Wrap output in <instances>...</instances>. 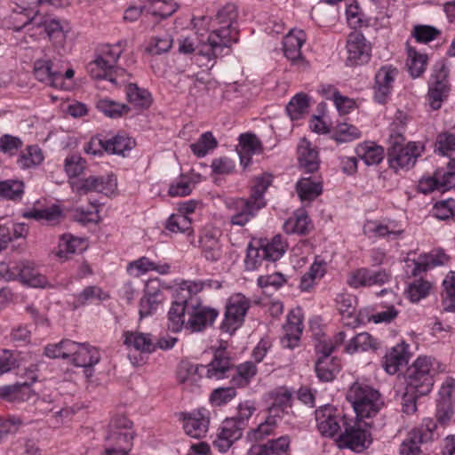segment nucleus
<instances>
[{
    "label": "nucleus",
    "mask_w": 455,
    "mask_h": 455,
    "mask_svg": "<svg viewBox=\"0 0 455 455\" xmlns=\"http://www.w3.org/2000/svg\"><path fill=\"white\" fill-rule=\"evenodd\" d=\"M235 19L236 11L233 4H227L218 12L216 20L221 27L212 30L206 42L200 44L199 54L201 57L205 58L209 62H215V60L221 56L225 48H229L232 44L237 42L238 32L233 27ZM213 65L214 63L211 67Z\"/></svg>",
    "instance_id": "nucleus-1"
},
{
    "label": "nucleus",
    "mask_w": 455,
    "mask_h": 455,
    "mask_svg": "<svg viewBox=\"0 0 455 455\" xmlns=\"http://www.w3.org/2000/svg\"><path fill=\"white\" fill-rule=\"evenodd\" d=\"M16 31L24 29L29 33L32 40H37L47 35L54 44L62 47L66 39V34L60 21L51 15L36 12L31 17L27 15V20L20 26L14 27Z\"/></svg>",
    "instance_id": "nucleus-2"
},
{
    "label": "nucleus",
    "mask_w": 455,
    "mask_h": 455,
    "mask_svg": "<svg viewBox=\"0 0 455 455\" xmlns=\"http://www.w3.org/2000/svg\"><path fill=\"white\" fill-rule=\"evenodd\" d=\"M347 399L360 419L375 416L384 404L378 390L360 382H355L349 387Z\"/></svg>",
    "instance_id": "nucleus-3"
},
{
    "label": "nucleus",
    "mask_w": 455,
    "mask_h": 455,
    "mask_svg": "<svg viewBox=\"0 0 455 455\" xmlns=\"http://www.w3.org/2000/svg\"><path fill=\"white\" fill-rule=\"evenodd\" d=\"M131 427L132 422L125 417H119L112 421L107 436L105 455H119L123 451L128 454L133 439V431Z\"/></svg>",
    "instance_id": "nucleus-4"
},
{
    "label": "nucleus",
    "mask_w": 455,
    "mask_h": 455,
    "mask_svg": "<svg viewBox=\"0 0 455 455\" xmlns=\"http://www.w3.org/2000/svg\"><path fill=\"white\" fill-rule=\"evenodd\" d=\"M75 72L71 68L64 72L55 68L54 63L49 60H37L34 64L35 77L45 84L61 90H69L72 86V78Z\"/></svg>",
    "instance_id": "nucleus-5"
},
{
    "label": "nucleus",
    "mask_w": 455,
    "mask_h": 455,
    "mask_svg": "<svg viewBox=\"0 0 455 455\" xmlns=\"http://www.w3.org/2000/svg\"><path fill=\"white\" fill-rule=\"evenodd\" d=\"M251 307V299L242 293L232 294L226 302L224 319L220 330L233 334L244 323L246 314Z\"/></svg>",
    "instance_id": "nucleus-6"
},
{
    "label": "nucleus",
    "mask_w": 455,
    "mask_h": 455,
    "mask_svg": "<svg viewBox=\"0 0 455 455\" xmlns=\"http://www.w3.org/2000/svg\"><path fill=\"white\" fill-rule=\"evenodd\" d=\"M433 362L427 356L419 357L408 369L407 386L411 391H416L419 395L430 393L433 387Z\"/></svg>",
    "instance_id": "nucleus-7"
},
{
    "label": "nucleus",
    "mask_w": 455,
    "mask_h": 455,
    "mask_svg": "<svg viewBox=\"0 0 455 455\" xmlns=\"http://www.w3.org/2000/svg\"><path fill=\"white\" fill-rule=\"evenodd\" d=\"M367 423L362 419L344 422V432L337 440L339 448H348L354 451L361 452L371 443V435L367 430Z\"/></svg>",
    "instance_id": "nucleus-8"
},
{
    "label": "nucleus",
    "mask_w": 455,
    "mask_h": 455,
    "mask_svg": "<svg viewBox=\"0 0 455 455\" xmlns=\"http://www.w3.org/2000/svg\"><path fill=\"white\" fill-rule=\"evenodd\" d=\"M444 166L437 168L433 177L422 178L418 189L423 194L435 190L446 191L455 185V158L443 163Z\"/></svg>",
    "instance_id": "nucleus-9"
},
{
    "label": "nucleus",
    "mask_w": 455,
    "mask_h": 455,
    "mask_svg": "<svg viewBox=\"0 0 455 455\" xmlns=\"http://www.w3.org/2000/svg\"><path fill=\"white\" fill-rule=\"evenodd\" d=\"M226 206L231 212L230 224L244 227L256 217L258 212L264 207V204L249 197H237L228 200Z\"/></svg>",
    "instance_id": "nucleus-10"
},
{
    "label": "nucleus",
    "mask_w": 455,
    "mask_h": 455,
    "mask_svg": "<svg viewBox=\"0 0 455 455\" xmlns=\"http://www.w3.org/2000/svg\"><path fill=\"white\" fill-rule=\"evenodd\" d=\"M8 280H20L23 284L34 288L52 287L47 278L42 275L35 267L34 263L22 260L14 263L12 268L4 273Z\"/></svg>",
    "instance_id": "nucleus-11"
},
{
    "label": "nucleus",
    "mask_w": 455,
    "mask_h": 455,
    "mask_svg": "<svg viewBox=\"0 0 455 455\" xmlns=\"http://www.w3.org/2000/svg\"><path fill=\"white\" fill-rule=\"evenodd\" d=\"M450 91L448 69L442 65L434 70L428 83L427 101L430 108L433 110L441 108L443 102L447 100Z\"/></svg>",
    "instance_id": "nucleus-12"
},
{
    "label": "nucleus",
    "mask_w": 455,
    "mask_h": 455,
    "mask_svg": "<svg viewBox=\"0 0 455 455\" xmlns=\"http://www.w3.org/2000/svg\"><path fill=\"white\" fill-rule=\"evenodd\" d=\"M346 65L355 67L368 63L371 57V45L364 36L357 31L351 32L347 39Z\"/></svg>",
    "instance_id": "nucleus-13"
},
{
    "label": "nucleus",
    "mask_w": 455,
    "mask_h": 455,
    "mask_svg": "<svg viewBox=\"0 0 455 455\" xmlns=\"http://www.w3.org/2000/svg\"><path fill=\"white\" fill-rule=\"evenodd\" d=\"M218 316L219 311L216 308L203 306L196 300L188 307L186 330L190 332L202 331L212 326Z\"/></svg>",
    "instance_id": "nucleus-14"
},
{
    "label": "nucleus",
    "mask_w": 455,
    "mask_h": 455,
    "mask_svg": "<svg viewBox=\"0 0 455 455\" xmlns=\"http://www.w3.org/2000/svg\"><path fill=\"white\" fill-rule=\"evenodd\" d=\"M71 188L78 194L91 192L112 194L116 188V179L113 174L106 176L91 175L85 179L69 181Z\"/></svg>",
    "instance_id": "nucleus-15"
},
{
    "label": "nucleus",
    "mask_w": 455,
    "mask_h": 455,
    "mask_svg": "<svg viewBox=\"0 0 455 455\" xmlns=\"http://www.w3.org/2000/svg\"><path fill=\"white\" fill-rule=\"evenodd\" d=\"M68 349L70 354V362L77 367L85 368L87 377L92 375V368L100 361V353L99 349L89 343H78L72 341Z\"/></svg>",
    "instance_id": "nucleus-16"
},
{
    "label": "nucleus",
    "mask_w": 455,
    "mask_h": 455,
    "mask_svg": "<svg viewBox=\"0 0 455 455\" xmlns=\"http://www.w3.org/2000/svg\"><path fill=\"white\" fill-rule=\"evenodd\" d=\"M134 146V141L125 136L117 134L110 139H92L85 148L87 153L97 154L101 149L116 155H124L126 151H130Z\"/></svg>",
    "instance_id": "nucleus-17"
},
{
    "label": "nucleus",
    "mask_w": 455,
    "mask_h": 455,
    "mask_svg": "<svg viewBox=\"0 0 455 455\" xmlns=\"http://www.w3.org/2000/svg\"><path fill=\"white\" fill-rule=\"evenodd\" d=\"M221 233L216 228H204L200 235L199 246L203 257L209 262L222 259L225 251L220 240Z\"/></svg>",
    "instance_id": "nucleus-18"
},
{
    "label": "nucleus",
    "mask_w": 455,
    "mask_h": 455,
    "mask_svg": "<svg viewBox=\"0 0 455 455\" xmlns=\"http://www.w3.org/2000/svg\"><path fill=\"white\" fill-rule=\"evenodd\" d=\"M315 421L320 434L327 437L334 436L340 429V422H346L336 414V410L331 405H325L315 411Z\"/></svg>",
    "instance_id": "nucleus-19"
},
{
    "label": "nucleus",
    "mask_w": 455,
    "mask_h": 455,
    "mask_svg": "<svg viewBox=\"0 0 455 455\" xmlns=\"http://www.w3.org/2000/svg\"><path fill=\"white\" fill-rule=\"evenodd\" d=\"M419 156V147L414 142H409L407 147L398 150L394 149L392 153H389L387 161L390 168L398 172L411 168Z\"/></svg>",
    "instance_id": "nucleus-20"
},
{
    "label": "nucleus",
    "mask_w": 455,
    "mask_h": 455,
    "mask_svg": "<svg viewBox=\"0 0 455 455\" xmlns=\"http://www.w3.org/2000/svg\"><path fill=\"white\" fill-rule=\"evenodd\" d=\"M363 230V234L370 238L388 237L395 239L403 233L402 226L392 220H368L364 223Z\"/></svg>",
    "instance_id": "nucleus-21"
},
{
    "label": "nucleus",
    "mask_w": 455,
    "mask_h": 455,
    "mask_svg": "<svg viewBox=\"0 0 455 455\" xmlns=\"http://www.w3.org/2000/svg\"><path fill=\"white\" fill-rule=\"evenodd\" d=\"M209 412L206 409H199L183 416V427L187 435L193 438H203L209 427Z\"/></svg>",
    "instance_id": "nucleus-22"
},
{
    "label": "nucleus",
    "mask_w": 455,
    "mask_h": 455,
    "mask_svg": "<svg viewBox=\"0 0 455 455\" xmlns=\"http://www.w3.org/2000/svg\"><path fill=\"white\" fill-rule=\"evenodd\" d=\"M398 74L397 68L392 66L381 67L375 75L374 98L384 103L391 93L393 84Z\"/></svg>",
    "instance_id": "nucleus-23"
},
{
    "label": "nucleus",
    "mask_w": 455,
    "mask_h": 455,
    "mask_svg": "<svg viewBox=\"0 0 455 455\" xmlns=\"http://www.w3.org/2000/svg\"><path fill=\"white\" fill-rule=\"evenodd\" d=\"M335 302L346 326L355 328L361 323L356 314L357 298L355 296L345 292L339 293L337 295Z\"/></svg>",
    "instance_id": "nucleus-24"
},
{
    "label": "nucleus",
    "mask_w": 455,
    "mask_h": 455,
    "mask_svg": "<svg viewBox=\"0 0 455 455\" xmlns=\"http://www.w3.org/2000/svg\"><path fill=\"white\" fill-rule=\"evenodd\" d=\"M408 348L409 346L402 341L387 352L382 365L388 374H395L401 367L408 363L411 355Z\"/></svg>",
    "instance_id": "nucleus-25"
},
{
    "label": "nucleus",
    "mask_w": 455,
    "mask_h": 455,
    "mask_svg": "<svg viewBox=\"0 0 455 455\" xmlns=\"http://www.w3.org/2000/svg\"><path fill=\"white\" fill-rule=\"evenodd\" d=\"M242 427L235 419H226L220 427V433L213 441V445L220 452H226L236 440L242 436Z\"/></svg>",
    "instance_id": "nucleus-26"
},
{
    "label": "nucleus",
    "mask_w": 455,
    "mask_h": 455,
    "mask_svg": "<svg viewBox=\"0 0 455 455\" xmlns=\"http://www.w3.org/2000/svg\"><path fill=\"white\" fill-rule=\"evenodd\" d=\"M306 41V35L303 30H291L283 38L284 56L292 63H299L302 60L300 48Z\"/></svg>",
    "instance_id": "nucleus-27"
},
{
    "label": "nucleus",
    "mask_w": 455,
    "mask_h": 455,
    "mask_svg": "<svg viewBox=\"0 0 455 455\" xmlns=\"http://www.w3.org/2000/svg\"><path fill=\"white\" fill-rule=\"evenodd\" d=\"M298 160L299 166L307 172H314L318 170V152L305 138L301 139L298 145Z\"/></svg>",
    "instance_id": "nucleus-28"
},
{
    "label": "nucleus",
    "mask_w": 455,
    "mask_h": 455,
    "mask_svg": "<svg viewBox=\"0 0 455 455\" xmlns=\"http://www.w3.org/2000/svg\"><path fill=\"white\" fill-rule=\"evenodd\" d=\"M290 438L283 435L279 438L267 441L263 445L253 446L249 455H288Z\"/></svg>",
    "instance_id": "nucleus-29"
},
{
    "label": "nucleus",
    "mask_w": 455,
    "mask_h": 455,
    "mask_svg": "<svg viewBox=\"0 0 455 455\" xmlns=\"http://www.w3.org/2000/svg\"><path fill=\"white\" fill-rule=\"evenodd\" d=\"M231 370L230 358L226 351L219 350L214 354L212 361L207 365L206 377L209 379H221L228 377Z\"/></svg>",
    "instance_id": "nucleus-30"
},
{
    "label": "nucleus",
    "mask_w": 455,
    "mask_h": 455,
    "mask_svg": "<svg viewBox=\"0 0 455 455\" xmlns=\"http://www.w3.org/2000/svg\"><path fill=\"white\" fill-rule=\"evenodd\" d=\"M296 192L302 203H311L323 192L322 182L309 178H301L296 184Z\"/></svg>",
    "instance_id": "nucleus-31"
},
{
    "label": "nucleus",
    "mask_w": 455,
    "mask_h": 455,
    "mask_svg": "<svg viewBox=\"0 0 455 455\" xmlns=\"http://www.w3.org/2000/svg\"><path fill=\"white\" fill-rule=\"evenodd\" d=\"M358 158L363 160L366 165L379 164L384 158V149L373 141H364L355 148Z\"/></svg>",
    "instance_id": "nucleus-32"
},
{
    "label": "nucleus",
    "mask_w": 455,
    "mask_h": 455,
    "mask_svg": "<svg viewBox=\"0 0 455 455\" xmlns=\"http://www.w3.org/2000/svg\"><path fill=\"white\" fill-rule=\"evenodd\" d=\"M261 151V145L257 137L253 134H242L239 140V148L237 152L240 157L241 164L246 167L250 162L251 157L254 154Z\"/></svg>",
    "instance_id": "nucleus-33"
},
{
    "label": "nucleus",
    "mask_w": 455,
    "mask_h": 455,
    "mask_svg": "<svg viewBox=\"0 0 455 455\" xmlns=\"http://www.w3.org/2000/svg\"><path fill=\"white\" fill-rule=\"evenodd\" d=\"M429 435L420 430H411L399 447L400 455H422L420 444L427 443Z\"/></svg>",
    "instance_id": "nucleus-34"
},
{
    "label": "nucleus",
    "mask_w": 455,
    "mask_h": 455,
    "mask_svg": "<svg viewBox=\"0 0 455 455\" xmlns=\"http://www.w3.org/2000/svg\"><path fill=\"white\" fill-rule=\"evenodd\" d=\"M188 305L186 300H176L172 304L168 312V329L173 332L180 331L182 329L186 330V315H188Z\"/></svg>",
    "instance_id": "nucleus-35"
},
{
    "label": "nucleus",
    "mask_w": 455,
    "mask_h": 455,
    "mask_svg": "<svg viewBox=\"0 0 455 455\" xmlns=\"http://www.w3.org/2000/svg\"><path fill=\"white\" fill-rule=\"evenodd\" d=\"M124 343L137 351L151 353L155 350V343L151 335L139 331H125Z\"/></svg>",
    "instance_id": "nucleus-36"
},
{
    "label": "nucleus",
    "mask_w": 455,
    "mask_h": 455,
    "mask_svg": "<svg viewBox=\"0 0 455 455\" xmlns=\"http://www.w3.org/2000/svg\"><path fill=\"white\" fill-rule=\"evenodd\" d=\"M212 280H188L184 281L180 283L178 290V299L180 301L186 300V304L191 305V303H195L193 301L192 296L196 295L201 292L204 288L211 287L212 285Z\"/></svg>",
    "instance_id": "nucleus-37"
},
{
    "label": "nucleus",
    "mask_w": 455,
    "mask_h": 455,
    "mask_svg": "<svg viewBox=\"0 0 455 455\" xmlns=\"http://www.w3.org/2000/svg\"><path fill=\"white\" fill-rule=\"evenodd\" d=\"M268 398L271 401V406L269 407L270 414L277 416L280 411H283L291 407V392L284 387H279L270 391Z\"/></svg>",
    "instance_id": "nucleus-38"
},
{
    "label": "nucleus",
    "mask_w": 455,
    "mask_h": 455,
    "mask_svg": "<svg viewBox=\"0 0 455 455\" xmlns=\"http://www.w3.org/2000/svg\"><path fill=\"white\" fill-rule=\"evenodd\" d=\"M169 265H157L147 257H141L137 260L132 261L127 267V271L133 275L140 276L148 271L155 270L160 274H166L169 271Z\"/></svg>",
    "instance_id": "nucleus-39"
},
{
    "label": "nucleus",
    "mask_w": 455,
    "mask_h": 455,
    "mask_svg": "<svg viewBox=\"0 0 455 455\" xmlns=\"http://www.w3.org/2000/svg\"><path fill=\"white\" fill-rule=\"evenodd\" d=\"M340 370V363L336 358L320 357L315 364L317 377L323 381H331Z\"/></svg>",
    "instance_id": "nucleus-40"
},
{
    "label": "nucleus",
    "mask_w": 455,
    "mask_h": 455,
    "mask_svg": "<svg viewBox=\"0 0 455 455\" xmlns=\"http://www.w3.org/2000/svg\"><path fill=\"white\" fill-rule=\"evenodd\" d=\"M376 348L377 344L372 336L368 332H361L351 338L345 347V351L348 354H354Z\"/></svg>",
    "instance_id": "nucleus-41"
},
{
    "label": "nucleus",
    "mask_w": 455,
    "mask_h": 455,
    "mask_svg": "<svg viewBox=\"0 0 455 455\" xmlns=\"http://www.w3.org/2000/svg\"><path fill=\"white\" fill-rule=\"evenodd\" d=\"M197 371V365L182 362L180 364L177 372L179 382L183 384L186 388L192 389L196 386L197 382L201 379Z\"/></svg>",
    "instance_id": "nucleus-42"
},
{
    "label": "nucleus",
    "mask_w": 455,
    "mask_h": 455,
    "mask_svg": "<svg viewBox=\"0 0 455 455\" xmlns=\"http://www.w3.org/2000/svg\"><path fill=\"white\" fill-rule=\"evenodd\" d=\"M108 298V294L99 286H88L75 297L74 307H78L87 303L102 301Z\"/></svg>",
    "instance_id": "nucleus-43"
},
{
    "label": "nucleus",
    "mask_w": 455,
    "mask_h": 455,
    "mask_svg": "<svg viewBox=\"0 0 455 455\" xmlns=\"http://www.w3.org/2000/svg\"><path fill=\"white\" fill-rule=\"evenodd\" d=\"M127 44L126 40H121L116 44H103L99 48V57L111 68H115L120 55Z\"/></svg>",
    "instance_id": "nucleus-44"
},
{
    "label": "nucleus",
    "mask_w": 455,
    "mask_h": 455,
    "mask_svg": "<svg viewBox=\"0 0 455 455\" xmlns=\"http://www.w3.org/2000/svg\"><path fill=\"white\" fill-rule=\"evenodd\" d=\"M310 221L308 216L304 212L295 213L290 217L283 224V229L287 234L305 235L308 232Z\"/></svg>",
    "instance_id": "nucleus-45"
},
{
    "label": "nucleus",
    "mask_w": 455,
    "mask_h": 455,
    "mask_svg": "<svg viewBox=\"0 0 455 455\" xmlns=\"http://www.w3.org/2000/svg\"><path fill=\"white\" fill-rule=\"evenodd\" d=\"M24 194V183L18 180L0 181V199L18 201Z\"/></svg>",
    "instance_id": "nucleus-46"
},
{
    "label": "nucleus",
    "mask_w": 455,
    "mask_h": 455,
    "mask_svg": "<svg viewBox=\"0 0 455 455\" xmlns=\"http://www.w3.org/2000/svg\"><path fill=\"white\" fill-rule=\"evenodd\" d=\"M287 247L288 244L283 237L280 235H277L274 236L273 239L266 245L261 246L263 251L262 255H265L267 260L275 261L283 257L286 251Z\"/></svg>",
    "instance_id": "nucleus-47"
},
{
    "label": "nucleus",
    "mask_w": 455,
    "mask_h": 455,
    "mask_svg": "<svg viewBox=\"0 0 455 455\" xmlns=\"http://www.w3.org/2000/svg\"><path fill=\"white\" fill-rule=\"evenodd\" d=\"M309 98L304 93L296 94L288 103L286 111L291 120L300 119L309 107Z\"/></svg>",
    "instance_id": "nucleus-48"
},
{
    "label": "nucleus",
    "mask_w": 455,
    "mask_h": 455,
    "mask_svg": "<svg viewBox=\"0 0 455 455\" xmlns=\"http://www.w3.org/2000/svg\"><path fill=\"white\" fill-rule=\"evenodd\" d=\"M427 56L408 48L407 67L411 76L414 78L420 76L426 70Z\"/></svg>",
    "instance_id": "nucleus-49"
},
{
    "label": "nucleus",
    "mask_w": 455,
    "mask_h": 455,
    "mask_svg": "<svg viewBox=\"0 0 455 455\" xmlns=\"http://www.w3.org/2000/svg\"><path fill=\"white\" fill-rule=\"evenodd\" d=\"M218 146V141L211 132L203 133L199 139L190 145V149L197 157L205 156Z\"/></svg>",
    "instance_id": "nucleus-50"
},
{
    "label": "nucleus",
    "mask_w": 455,
    "mask_h": 455,
    "mask_svg": "<svg viewBox=\"0 0 455 455\" xmlns=\"http://www.w3.org/2000/svg\"><path fill=\"white\" fill-rule=\"evenodd\" d=\"M431 288V283L423 279H418L409 283L405 293L411 302L416 303L427 297Z\"/></svg>",
    "instance_id": "nucleus-51"
},
{
    "label": "nucleus",
    "mask_w": 455,
    "mask_h": 455,
    "mask_svg": "<svg viewBox=\"0 0 455 455\" xmlns=\"http://www.w3.org/2000/svg\"><path fill=\"white\" fill-rule=\"evenodd\" d=\"M166 228L173 233H182L190 236L194 231L191 226V220L182 213H176L170 216L167 220Z\"/></svg>",
    "instance_id": "nucleus-52"
},
{
    "label": "nucleus",
    "mask_w": 455,
    "mask_h": 455,
    "mask_svg": "<svg viewBox=\"0 0 455 455\" xmlns=\"http://www.w3.org/2000/svg\"><path fill=\"white\" fill-rule=\"evenodd\" d=\"M443 307L446 311L455 312V272H450L443 282Z\"/></svg>",
    "instance_id": "nucleus-53"
},
{
    "label": "nucleus",
    "mask_w": 455,
    "mask_h": 455,
    "mask_svg": "<svg viewBox=\"0 0 455 455\" xmlns=\"http://www.w3.org/2000/svg\"><path fill=\"white\" fill-rule=\"evenodd\" d=\"M449 261V257L442 250H435L424 256L419 262H417L415 272L426 271L429 267L443 266Z\"/></svg>",
    "instance_id": "nucleus-54"
},
{
    "label": "nucleus",
    "mask_w": 455,
    "mask_h": 455,
    "mask_svg": "<svg viewBox=\"0 0 455 455\" xmlns=\"http://www.w3.org/2000/svg\"><path fill=\"white\" fill-rule=\"evenodd\" d=\"M257 373V367L251 362L241 363L236 368V374L232 377L235 386L243 387L247 386Z\"/></svg>",
    "instance_id": "nucleus-55"
},
{
    "label": "nucleus",
    "mask_w": 455,
    "mask_h": 455,
    "mask_svg": "<svg viewBox=\"0 0 455 455\" xmlns=\"http://www.w3.org/2000/svg\"><path fill=\"white\" fill-rule=\"evenodd\" d=\"M361 136L362 132L356 126L347 123H341L337 125L333 134V139L338 143H347L357 140L361 138Z\"/></svg>",
    "instance_id": "nucleus-56"
},
{
    "label": "nucleus",
    "mask_w": 455,
    "mask_h": 455,
    "mask_svg": "<svg viewBox=\"0 0 455 455\" xmlns=\"http://www.w3.org/2000/svg\"><path fill=\"white\" fill-rule=\"evenodd\" d=\"M435 151L442 156H449L447 163L455 155V134L450 132L440 133L435 141Z\"/></svg>",
    "instance_id": "nucleus-57"
},
{
    "label": "nucleus",
    "mask_w": 455,
    "mask_h": 455,
    "mask_svg": "<svg viewBox=\"0 0 455 455\" xmlns=\"http://www.w3.org/2000/svg\"><path fill=\"white\" fill-rule=\"evenodd\" d=\"M126 94L129 101L139 108H145L150 106V93L134 84H130L127 86Z\"/></svg>",
    "instance_id": "nucleus-58"
},
{
    "label": "nucleus",
    "mask_w": 455,
    "mask_h": 455,
    "mask_svg": "<svg viewBox=\"0 0 455 455\" xmlns=\"http://www.w3.org/2000/svg\"><path fill=\"white\" fill-rule=\"evenodd\" d=\"M96 106L100 112L111 118L120 117L129 110L126 105L119 104L108 99L99 100Z\"/></svg>",
    "instance_id": "nucleus-59"
},
{
    "label": "nucleus",
    "mask_w": 455,
    "mask_h": 455,
    "mask_svg": "<svg viewBox=\"0 0 455 455\" xmlns=\"http://www.w3.org/2000/svg\"><path fill=\"white\" fill-rule=\"evenodd\" d=\"M83 241L72 235L66 234L60 236L58 244L57 256L67 258L68 254L75 253L82 246Z\"/></svg>",
    "instance_id": "nucleus-60"
},
{
    "label": "nucleus",
    "mask_w": 455,
    "mask_h": 455,
    "mask_svg": "<svg viewBox=\"0 0 455 455\" xmlns=\"http://www.w3.org/2000/svg\"><path fill=\"white\" fill-rule=\"evenodd\" d=\"M325 273V265L323 262H314L309 270L303 275L300 280V288L307 291L314 284L315 279H320Z\"/></svg>",
    "instance_id": "nucleus-61"
},
{
    "label": "nucleus",
    "mask_w": 455,
    "mask_h": 455,
    "mask_svg": "<svg viewBox=\"0 0 455 455\" xmlns=\"http://www.w3.org/2000/svg\"><path fill=\"white\" fill-rule=\"evenodd\" d=\"M44 160L41 148L36 146L28 147L18 159V164L22 168H31L40 164Z\"/></svg>",
    "instance_id": "nucleus-62"
},
{
    "label": "nucleus",
    "mask_w": 455,
    "mask_h": 455,
    "mask_svg": "<svg viewBox=\"0 0 455 455\" xmlns=\"http://www.w3.org/2000/svg\"><path fill=\"white\" fill-rule=\"evenodd\" d=\"M86 168V161L79 155H70L64 160V170L69 178L81 175Z\"/></svg>",
    "instance_id": "nucleus-63"
},
{
    "label": "nucleus",
    "mask_w": 455,
    "mask_h": 455,
    "mask_svg": "<svg viewBox=\"0 0 455 455\" xmlns=\"http://www.w3.org/2000/svg\"><path fill=\"white\" fill-rule=\"evenodd\" d=\"M454 211L455 200L449 198L435 203L433 208V214L435 218L445 220L454 215Z\"/></svg>",
    "instance_id": "nucleus-64"
}]
</instances>
